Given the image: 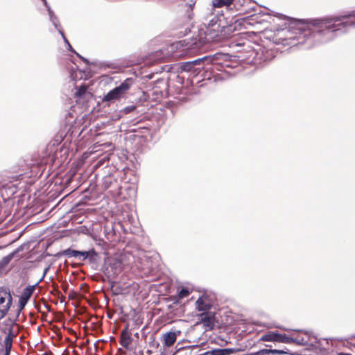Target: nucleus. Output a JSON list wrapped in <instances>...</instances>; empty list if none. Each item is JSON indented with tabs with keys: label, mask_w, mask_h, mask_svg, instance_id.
I'll list each match as a JSON object with an SVG mask.
<instances>
[{
	"label": "nucleus",
	"mask_w": 355,
	"mask_h": 355,
	"mask_svg": "<svg viewBox=\"0 0 355 355\" xmlns=\"http://www.w3.org/2000/svg\"><path fill=\"white\" fill-rule=\"evenodd\" d=\"M309 24L312 28L299 21L297 28L298 32L295 35H292L288 31L283 30L282 34L286 35L284 44H294L291 41L297 40V44H304L306 48H311L316 44L330 42L355 27V11L349 15L311 19Z\"/></svg>",
	"instance_id": "obj_1"
},
{
	"label": "nucleus",
	"mask_w": 355,
	"mask_h": 355,
	"mask_svg": "<svg viewBox=\"0 0 355 355\" xmlns=\"http://www.w3.org/2000/svg\"><path fill=\"white\" fill-rule=\"evenodd\" d=\"M232 30V26L228 25L223 14H218L209 19L205 34L210 39L225 36Z\"/></svg>",
	"instance_id": "obj_2"
},
{
	"label": "nucleus",
	"mask_w": 355,
	"mask_h": 355,
	"mask_svg": "<svg viewBox=\"0 0 355 355\" xmlns=\"http://www.w3.org/2000/svg\"><path fill=\"white\" fill-rule=\"evenodd\" d=\"M135 83V79L128 78L122 82L119 86L110 90L103 98L104 101L110 102L114 100H119L130 89V87Z\"/></svg>",
	"instance_id": "obj_3"
},
{
	"label": "nucleus",
	"mask_w": 355,
	"mask_h": 355,
	"mask_svg": "<svg viewBox=\"0 0 355 355\" xmlns=\"http://www.w3.org/2000/svg\"><path fill=\"white\" fill-rule=\"evenodd\" d=\"M12 302V297L10 291L5 288H0V320L8 313Z\"/></svg>",
	"instance_id": "obj_4"
},
{
	"label": "nucleus",
	"mask_w": 355,
	"mask_h": 355,
	"mask_svg": "<svg viewBox=\"0 0 355 355\" xmlns=\"http://www.w3.org/2000/svg\"><path fill=\"white\" fill-rule=\"evenodd\" d=\"M209 60H210V58L205 56L193 61L183 62L180 68L182 71L191 72L193 76H197L200 72L201 69H203V67L201 66L202 63Z\"/></svg>",
	"instance_id": "obj_5"
},
{
	"label": "nucleus",
	"mask_w": 355,
	"mask_h": 355,
	"mask_svg": "<svg viewBox=\"0 0 355 355\" xmlns=\"http://www.w3.org/2000/svg\"><path fill=\"white\" fill-rule=\"evenodd\" d=\"M37 286V284H35V285H33V286H28L23 290V292H22V293L19 297V309L18 310L17 315H19L21 310H23L24 308L25 307V306L26 305L27 302H28L29 299L32 296V295L35 291V288Z\"/></svg>",
	"instance_id": "obj_6"
},
{
	"label": "nucleus",
	"mask_w": 355,
	"mask_h": 355,
	"mask_svg": "<svg viewBox=\"0 0 355 355\" xmlns=\"http://www.w3.org/2000/svg\"><path fill=\"white\" fill-rule=\"evenodd\" d=\"M180 334V331H168L162 335V341L164 347H169L172 346L177 340V336Z\"/></svg>",
	"instance_id": "obj_7"
},
{
	"label": "nucleus",
	"mask_w": 355,
	"mask_h": 355,
	"mask_svg": "<svg viewBox=\"0 0 355 355\" xmlns=\"http://www.w3.org/2000/svg\"><path fill=\"white\" fill-rule=\"evenodd\" d=\"M97 256L96 252L94 249L89 251H78L76 259L80 261H84L86 259H89L90 262L95 261L96 257Z\"/></svg>",
	"instance_id": "obj_8"
},
{
	"label": "nucleus",
	"mask_w": 355,
	"mask_h": 355,
	"mask_svg": "<svg viewBox=\"0 0 355 355\" xmlns=\"http://www.w3.org/2000/svg\"><path fill=\"white\" fill-rule=\"evenodd\" d=\"M14 257V253L9 254L8 255L2 258L0 260V277L7 274L10 268H8V264Z\"/></svg>",
	"instance_id": "obj_9"
},
{
	"label": "nucleus",
	"mask_w": 355,
	"mask_h": 355,
	"mask_svg": "<svg viewBox=\"0 0 355 355\" xmlns=\"http://www.w3.org/2000/svg\"><path fill=\"white\" fill-rule=\"evenodd\" d=\"M9 322H11L10 325L6 328L3 332L6 334L5 338L8 340H10L13 342L14 338L17 336L18 334L17 330H15V327H17V324L14 322L12 321L10 319L8 320Z\"/></svg>",
	"instance_id": "obj_10"
},
{
	"label": "nucleus",
	"mask_w": 355,
	"mask_h": 355,
	"mask_svg": "<svg viewBox=\"0 0 355 355\" xmlns=\"http://www.w3.org/2000/svg\"><path fill=\"white\" fill-rule=\"evenodd\" d=\"M201 322L209 329H213L214 326V318L210 313H202L200 314Z\"/></svg>",
	"instance_id": "obj_11"
},
{
	"label": "nucleus",
	"mask_w": 355,
	"mask_h": 355,
	"mask_svg": "<svg viewBox=\"0 0 355 355\" xmlns=\"http://www.w3.org/2000/svg\"><path fill=\"white\" fill-rule=\"evenodd\" d=\"M277 342L282 343H286V344H291V343H297V344H302L303 339H296L291 338L290 336H288L286 334H281L277 333Z\"/></svg>",
	"instance_id": "obj_12"
},
{
	"label": "nucleus",
	"mask_w": 355,
	"mask_h": 355,
	"mask_svg": "<svg viewBox=\"0 0 355 355\" xmlns=\"http://www.w3.org/2000/svg\"><path fill=\"white\" fill-rule=\"evenodd\" d=\"M132 338L130 336V335L128 334V329L127 327L123 329L121 332V340H120V344L121 346H123V347L128 349V346L130 345V344L132 342Z\"/></svg>",
	"instance_id": "obj_13"
},
{
	"label": "nucleus",
	"mask_w": 355,
	"mask_h": 355,
	"mask_svg": "<svg viewBox=\"0 0 355 355\" xmlns=\"http://www.w3.org/2000/svg\"><path fill=\"white\" fill-rule=\"evenodd\" d=\"M196 309L199 311H203L205 313L207 311H209L210 309V305L207 303L202 297H199L196 302Z\"/></svg>",
	"instance_id": "obj_14"
},
{
	"label": "nucleus",
	"mask_w": 355,
	"mask_h": 355,
	"mask_svg": "<svg viewBox=\"0 0 355 355\" xmlns=\"http://www.w3.org/2000/svg\"><path fill=\"white\" fill-rule=\"evenodd\" d=\"M269 354H283L284 352L278 349H261L255 353L251 354V355H268Z\"/></svg>",
	"instance_id": "obj_15"
},
{
	"label": "nucleus",
	"mask_w": 355,
	"mask_h": 355,
	"mask_svg": "<svg viewBox=\"0 0 355 355\" xmlns=\"http://www.w3.org/2000/svg\"><path fill=\"white\" fill-rule=\"evenodd\" d=\"M233 1L234 0H211V3L214 8H221L230 6Z\"/></svg>",
	"instance_id": "obj_16"
},
{
	"label": "nucleus",
	"mask_w": 355,
	"mask_h": 355,
	"mask_svg": "<svg viewBox=\"0 0 355 355\" xmlns=\"http://www.w3.org/2000/svg\"><path fill=\"white\" fill-rule=\"evenodd\" d=\"M277 332H269L268 334L263 335L260 338V340L267 341V342H272V341L277 342Z\"/></svg>",
	"instance_id": "obj_17"
},
{
	"label": "nucleus",
	"mask_w": 355,
	"mask_h": 355,
	"mask_svg": "<svg viewBox=\"0 0 355 355\" xmlns=\"http://www.w3.org/2000/svg\"><path fill=\"white\" fill-rule=\"evenodd\" d=\"M13 342L10 340H8L4 338L1 346L3 347V349L4 350V355H10L12 349Z\"/></svg>",
	"instance_id": "obj_18"
},
{
	"label": "nucleus",
	"mask_w": 355,
	"mask_h": 355,
	"mask_svg": "<svg viewBox=\"0 0 355 355\" xmlns=\"http://www.w3.org/2000/svg\"><path fill=\"white\" fill-rule=\"evenodd\" d=\"M77 254H78V250L68 248V249H66V250H64L58 253V256H65L69 258H71V257L76 258Z\"/></svg>",
	"instance_id": "obj_19"
},
{
	"label": "nucleus",
	"mask_w": 355,
	"mask_h": 355,
	"mask_svg": "<svg viewBox=\"0 0 355 355\" xmlns=\"http://www.w3.org/2000/svg\"><path fill=\"white\" fill-rule=\"evenodd\" d=\"M42 1L44 3L45 6L48 9L50 20L51 21V22L53 23L54 26L57 28H58V22L57 17L54 15L53 11L51 10L50 7L48 6L46 1V0H42Z\"/></svg>",
	"instance_id": "obj_20"
},
{
	"label": "nucleus",
	"mask_w": 355,
	"mask_h": 355,
	"mask_svg": "<svg viewBox=\"0 0 355 355\" xmlns=\"http://www.w3.org/2000/svg\"><path fill=\"white\" fill-rule=\"evenodd\" d=\"M110 266L112 268L114 269V273L119 272L121 269V263L117 259L112 260V262H110Z\"/></svg>",
	"instance_id": "obj_21"
},
{
	"label": "nucleus",
	"mask_w": 355,
	"mask_h": 355,
	"mask_svg": "<svg viewBox=\"0 0 355 355\" xmlns=\"http://www.w3.org/2000/svg\"><path fill=\"white\" fill-rule=\"evenodd\" d=\"M87 87L86 85H81L75 93L76 96L82 97L87 92Z\"/></svg>",
	"instance_id": "obj_22"
},
{
	"label": "nucleus",
	"mask_w": 355,
	"mask_h": 355,
	"mask_svg": "<svg viewBox=\"0 0 355 355\" xmlns=\"http://www.w3.org/2000/svg\"><path fill=\"white\" fill-rule=\"evenodd\" d=\"M189 294L190 291L187 288H182L178 293V297L180 299H182L189 296Z\"/></svg>",
	"instance_id": "obj_23"
},
{
	"label": "nucleus",
	"mask_w": 355,
	"mask_h": 355,
	"mask_svg": "<svg viewBox=\"0 0 355 355\" xmlns=\"http://www.w3.org/2000/svg\"><path fill=\"white\" fill-rule=\"evenodd\" d=\"M207 355H223L222 349H214L205 352Z\"/></svg>",
	"instance_id": "obj_24"
},
{
	"label": "nucleus",
	"mask_w": 355,
	"mask_h": 355,
	"mask_svg": "<svg viewBox=\"0 0 355 355\" xmlns=\"http://www.w3.org/2000/svg\"><path fill=\"white\" fill-rule=\"evenodd\" d=\"M136 110V106L129 105L123 108V112L124 114H129Z\"/></svg>",
	"instance_id": "obj_25"
},
{
	"label": "nucleus",
	"mask_w": 355,
	"mask_h": 355,
	"mask_svg": "<svg viewBox=\"0 0 355 355\" xmlns=\"http://www.w3.org/2000/svg\"><path fill=\"white\" fill-rule=\"evenodd\" d=\"M222 351L223 355H230L235 352V350L233 348H224L222 349Z\"/></svg>",
	"instance_id": "obj_26"
},
{
	"label": "nucleus",
	"mask_w": 355,
	"mask_h": 355,
	"mask_svg": "<svg viewBox=\"0 0 355 355\" xmlns=\"http://www.w3.org/2000/svg\"><path fill=\"white\" fill-rule=\"evenodd\" d=\"M49 270V268H46L44 270V272H43V275L42 277L40 278V279L36 283L37 284V285L43 280V279L44 278L47 271Z\"/></svg>",
	"instance_id": "obj_27"
},
{
	"label": "nucleus",
	"mask_w": 355,
	"mask_h": 355,
	"mask_svg": "<svg viewBox=\"0 0 355 355\" xmlns=\"http://www.w3.org/2000/svg\"><path fill=\"white\" fill-rule=\"evenodd\" d=\"M59 32H60V33L61 34V35H62V38L64 39V42H65L67 44H68V43H69V41L67 40V39L65 37V36H64V33H62V31L61 30H59Z\"/></svg>",
	"instance_id": "obj_28"
},
{
	"label": "nucleus",
	"mask_w": 355,
	"mask_h": 355,
	"mask_svg": "<svg viewBox=\"0 0 355 355\" xmlns=\"http://www.w3.org/2000/svg\"><path fill=\"white\" fill-rule=\"evenodd\" d=\"M68 46V49L71 51V52H75V51L73 50V49L72 48V46H71V44L69 43H68L67 44Z\"/></svg>",
	"instance_id": "obj_29"
},
{
	"label": "nucleus",
	"mask_w": 355,
	"mask_h": 355,
	"mask_svg": "<svg viewBox=\"0 0 355 355\" xmlns=\"http://www.w3.org/2000/svg\"><path fill=\"white\" fill-rule=\"evenodd\" d=\"M76 53V55H77L79 58H80L82 60H83L85 62H87V63L88 62V60H87V59H85V58H84L81 57L78 53Z\"/></svg>",
	"instance_id": "obj_30"
},
{
	"label": "nucleus",
	"mask_w": 355,
	"mask_h": 355,
	"mask_svg": "<svg viewBox=\"0 0 355 355\" xmlns=\"http://www.w3.org/2000/svg\"><path fill=\"white\" fill-rule=\"evenodd\" d=\"M338 355H352V354H348V353L340 352V353H338Z\"/></svg>",
	"instance_id": "obj_31"
},
{
	"label": "nucleus",
	"mask_w": 355,
	"mask_h": 355,
	"mask_svg": "<svg viewBox=\"0 0 355 355\" xmlns=\"http://www.w3.org/2000/svg\"><path fill=\"white\" fill-rule=\"evenodd\" d=\"M160 355H165L164 352H162Z\"/></svg>",
	"instance_id": "obj_32"
},
{
	"label": "nucleus",
	"mask_w": 355,
	"mask_h": 355,
	"mask_svg": "<svg viewBox=\"0 0 355 355\" xmlns=\"http://www.w3.org/2000/svg\"><path fill=\"white\" fill-rule=\"evenodd\" d=\"M202 355H207V354H205V353H203Z\"/></svg>",
	"instance_id": "obj_33"
}]
</instances>
